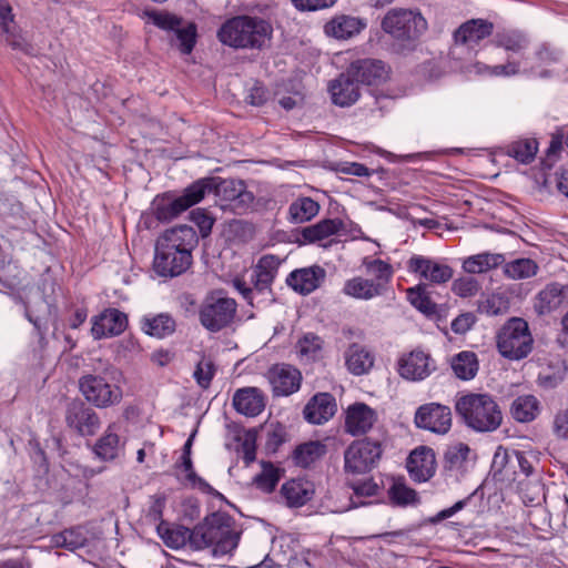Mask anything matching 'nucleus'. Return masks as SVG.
Segmentation results:
<instances>
[{
    "mask_svg": "<svg viewBox=\"0 0 568 568\" xmlns=\"http://www.w3.org/2000/svg\"><path fill=\"white\" fill-rule=\"evenodd\" d=\"M469 452L470 449L468 445L457 443L447 448L445 453V460L450 465V467H458L467 459Z\"/></svg>",
    "mask_w": 568,
    "mask_h": 568,
    "instance_id": "obj_57",
    "label": "nucleus"
},
{
    "mask_svg": "<svg viewBox=\"0 0 568 568\" xmlns=\"http://www.w3.org/2000/svg\"><path fill=\"white\" fill-rule=\"evenodd\" d=\"M297 349L301 357L310 361L316 359L322 351L323 341L320 336L307 333L297 342Z\"/></svg>",
    "mask_w": 568,
    "mask_h": 568,
    "instance_id": "obj_48",
    "label": "nucleus"
},
{
    "mask_svg": "<svg viewBox=\"0 0 568 568\" xmlns=\"http://www.w3.org/2000/svg\"><path fill=\"white\" fill-rule=\"evenodd\" d=\"M456 412L465 424L476 432H494L503 420V414L488 394H467L458 398Z\"/></svg>",
    "mask_w": 568,
    "mask_h": 568,
    "instance_id": "obj_6",
    "label": "nucleus"
},
{
    "mask_svg": "<svg viewBox=\"0 0 568 568\" xmlns=\"http://www.w3.org/2000/svg\"><path fill=\"white\" fill-rule=\"evenodd\" d=\"M345 362L352 374L363 375L373 367L374 356L364 346L354 343L345 352Z\"/></svg>",
    "mask_w": 568,
    "mask_h": 568,
    "instance_id": "obj_31",
    "label": "nucleus"
},
{
    "mask_svg": "<svg viewBox=\"0 0 568 568\" xmlns=\"http://www.w3.org/2000/svg\"><path fill=\"white\" fill-rule=\"evenodd\" d=\"M343 226V222L338 219H326L304 227L301 235L305 242L315 243L337 234Z\"/></svg>",
    "mask_w": 568,
    "mask_h": 568,
    "instance_id": "obj_33",
    "label": "nucleus"
},
{
    "mask_svg": "<svg viewBox=\"0 0 568 568\" xmlns=\"http://www.w3.org/2000/svg\"><path fill=\"white\" fill-rule=\"evenodd\" d=\"M505 263V256L499 253L484 252L467 257L463 263L465 272L470 274H479L488 272Z\"/></svg>",
    "mask_w": 568,
    "mask_h": 568,
    "instance_id": "obj_36",
    "label": "nucleus"
},
{
    "mask_svg": "<svg viewBox=\"0 0 568 568\" xmlns=\"http://www.w3.org/2000/svg\"><path fill=\"white\" fill-rule=\"evenodd\" d=\"M348 70L357 83L366 85H379L389 78L388 65L378 59H357L349 64Z\"/></svg>",
    "mask_w": 568,
    "mask_h": 568,
    "instance_id": "obj_15",
    "label": "nucleus"
},
{
    "mask_svg": "<svg viewBox=\"0 0 568 568\" xmlns=\"http://www.w3.org/2000/svg\"><path fill=\"white\" fill-rule=\"evenodd\" d=\"M382 28L395 39L410 40L419 37L426 30L427 22L419 12L393 9L384 17Z\"/></svg>",
    "mask_w": 568,
    "mask_h": 568,
    "instance_id": "obj_9",
    "label": "nucleus"
},
{
    "mask_svg": "<svg viewBox=\"0 0 568 568\" xmlns=\"http://www.w3.org/2000/svg\"><path fill=\"white\" fill-rule=\"evenodd\" d=\"M503 271L505 276L510 280H526L537 274L539 267L537 263L531 258H516L508 263L503 264Z\"/></svg>",
    "mask_w": 568,
    "mask_h": 568,
    "instance_id": "obj_42",
    "label": "nucleus"
},
{
    "mask_svg": "<svg viewBox=\"0 0 568 568\" xmlns=\"http://www.w3.org/2000/svg\"><path fill=\"white\" fill-rule=\"evenodd\" d=\"M363 264L366 267V272L376 278L374 282L382 283L383 287L393 275L392 266L382 260H364Z\"/></svg>",
    "mask_w": 568,
    "mask_h": 568,
    "instance_id": "obj_51",
    "label": "nucleus"
},
{
    "mask_svg": "<svg viewBox=\"0 0 568 568\" xmlns=\"http://www.w3.org/2000/svg\"><path fill=\"white\" fill-rule=\"evenodd\" d=\"M282 260L272 254L263 255L253 267L251 286L244 280L234 278V288L251 306H260L273 298L272 284L277 275Z\"/></svg>",
    "mask_w": 568,
    "mask_h": 568,
    "instance_id": "obj_5",
    "label": "nucleus"
},
{
    "mask_svg": "<svg viewBox=\"0 0 568 568\" xmlns=\"http://www.w3.org/2000/svg\"><path fill=\"white\" fill-rule=\"evenodd\" d=\"M406 467L414 481L425 483L429 480L436 470L434 450L425 446L414 449L407 459Z\"/></svg>",
    "mask_w": 568,
    "mask_h": 568,
    "instance_id": "obj_20",
    "label": "nucleus"
},
{
    "mask_svg": "<svg viewBox=\"0 0 568 568\" xmlns=\"http://www.w3.org/2000/svg\"><path fill=\"white\" fill-rule=\"evenodd\" d=\"M286 440L285 427L280 423H272L266 430V449L276 452L278 447Z\"/></svg>",
    "mask_w": 568,
    "mask_h": 568,
    "instance_id": "obj_55",
    "label": "nucleus"
},
{
    "mask_svg": "<svg viewBox=\"0 0 568 568\" xmlns=\"http://www.w3.org/2000/svg\"><path fill=\"white\" fill-rule=\"evenodd\" d=\"M494 26L483 19H473L463 23L454 34L456 43L474 50L479 42L493 33Z\"/></svg>",
    "mask_w": 568,
    "mask_h": 568,
    "instance_id": "obj_24",
    "label": "nucleus"
},
{
    "mask_svg": "<svg viewBox=\"0 0 568 568\" xmlns=\"http://www.w3.org/2000/svg\"><path fill=\"white\" fill-rule=\"evenodd\" d=\"M173 34L174 37L170 40L171 45L176 48L182 55L191 54L197 41L195 23L181 24L174 30Z\"/></svg>",
    "mask_w": 568,
    "mask_h": 568,
    "instance_id": "obj_39",
    "label": "nucleus"
},
{
    "mask_svg": "<svg viewBox=\"0 0 568 568\" xmlns=\"http://www.w3.org/2000/svg\"><path fill=\"white\" fill-rule=\"evenodd\" d=\"M335 412V398L328 393H320L306 404L304 417L308 423L321 425L333 417Z\"/></svg>",
    "mask_w": 568,
    "mask_h": 568,
    "instance_id": "obj_28",
    "label": "nucleus"
},
{
    "mask_svg": "<svg viewBox=\"0 0 568 568\" xmlns=\"http://www.w3.org/2000/svg\"><path fill=\"white\" fill-rule=\"evenodd\" d=\"M538 465V460L531 454L520 450H507L499 447L495 453L493 467L503 473L505 477L521 484L519 476L530 477Z\"/></svg>",
    "mask_w": 568,
    "mask_h": 568,
    "instance_id": "obj_11",
    "label": "nucleus"
},
{
    "mask_svg": "<svg viewBox=\"0 0 568 568\" xmlns=\"http://www.w3.org/2000/svg\"><path fill=\"white\" fill-rule=\"evenodd\" d=\"M298 11H317L332 7L337 0H291Z\"/></svg>",
    "mask_w": 568,
    "mask_h": 568,
    "instance_id": "obj_63",
    "label": "nucleus"
},
{
    "mask_svg": "<svg viewBox=\"0 0 568 568\" xmlns=\"http://www.w3.org/2000/svg\"><path fill=\"white\" fill-rule=\"evenodd\" d=\"M390 499L400 506L414 504L417 500V493L403 483H395L389 490Z\"/></svg>",
    "mask_w": 568,
    "mask_h": 568,
    "instance_id": "obj_52",
    "label": "nucleus"
},
{
    "mask_svg": "<svg viewBox=\"0 0 568 568\" xmlns=\"http://www.w3.org/2000/svg\"><path fill=\"white\" fill-rule=\"evenodd\" d=\"M215 373V366L211 359H201L193 373V376L202 388H207Z\"/></svg>",
    "mask_w": 568,
    "mask_h": 568,
    "instance_id": "obj_54",
    "label": "nucleus"
},
{
    "mask_svg": "<svg viewBox=\"0 0 568 568\" xmlns=\"http://www.w3.org/2000/svg\"><path fill=\"white\" fill-rule=\"evenodd\" d=\"M236 310L237 304L231 297L209 296L200 308V323L210 332H220L233 323Z\"/></svg>",
    "mask_w": 568,
    "mask_h": 568,
    "instance_id": "obj_10",
    "label": "nucleus"
},
{
    "mask_svg": "<svg viewBox=\"0 0 568 568\" xmlns=\"http://www.w3.org/2000/svg\"><path fill=\"white\" fill-rule=\"evenodd\" d=\"M409 303L425 315H434L437 312V305L432 301L426 292V286L418 284L406 291Z\"/></svg>",
    "mask_w": 568,
    "mask_h": 568,
    "instance_id": "obj_44",
    "label": "nucleus"
},
{
    "mask_svg": "<svg viewBox=\"0 0 568 568\" xmlns=\"http://www.w3.org/2000/svg\"><path fill=\"white\" fill-rule=\"evenodd\" d=\"M233 406L240 414L254 417L265 408V396L257 387H244L235 392Z\"/></svg>",
    "mask_w": 568,
    "mask_h": 568,
    "instance_id": "obj_27",
    "label": "nucleus"
},
{
    "mask_svg": "<svg viewBox=\"0 0 568 568\" xmlns=\"http://www.w3.org/2000/svg\"><path fill=\"white\" fill-rule=\"evenodd\" d=\"M194 528L190 529L183 526L168 529L163 535L165 545L173 549L189 546L193 549Z\"/></svg>",
    "mask_w": 568,
    "mask_h": 568,
    "instance_id": "obj_46",
    "label": "nucleus"
},
{
    "mask_svg": "<svg viewBox=\"0 0 568 568\" xmlns=\"http://www.w3.org/2000/svg\"><path fill=\"white\" fill-rule=\"evenodd\" d=\"M142 329L151 336L163 338L175 331V321L168 314H159L153 317H144Z\"/></svg>",
    "mask_w": 568,
    "mask_h": 568,
    "instance_id": "obj_41",
    "label": "nucleus"
},
{
    "mask_svg": "<svg viewBox=\"0 0 568 568\" xmlns=\"http://www.w3.org/2000/svg\"><path fill=\"white\" fill-rule=\"evenodd\" d=\"M450 366L456 377L463 381L473 379L479 367L476 354L469 351H464L453 356Z\"/></svg>",
    "mask_w": 568,
    "mask_h": 568,
    "instance_id": "obj_38",
    "label": "nucleus"
},
{
    "mask_svg": "<svg viewBox=\"0 0 568 568\" xmlns=\"http://www.w3.org/2000/svg\"><path fill=\"white\" fill-rule=\"evenodd\" d=\"M567 305L568 286L551 283L537 294L534 307L539 315H546Z\"/></svg>",
    "mask_w": 568,
    "mask_h": 568,
    "instance_id": "obj_23",
    "label": "nucleus"
},
{
    "mask_svg": "<svg viewBox=\"0 0 568 568\" xmlns=\"http://www.w3.org/2000/svg\"><path fill=\"white\" fill-rule=\"evenodd\" d=\"M513 417L520 423H528L538 414V400L532 395L517 397L510 408Z\"/></svg>",
    "mask_w": 568,
    "mask_h": 568,
    "instance_id": "obj_43",
    "label": "nucleus"
},
{
    "mask_svg": "<svg viewBox=\"0 0 568 568\" xmlns=\"http://www.w3.org/2000/svg\"><path fill=\"white\" fill-rule=\"evenodd\" d=\"M121 372L112 364L105 363L94 368L91 374L79 379V388L84 398L99 408L118 405L123 397L119 385Z\"/></svg>",
    "mask_w": 568,
    "mask_h": 568,
    "instance_id": "obj_4",
    "label": "nucleus"
},
{
    "mask_svg": "<svg viewBox=\"0 0 568 568\" xmlns=\"http://www.w3.org/2000/svg\"><path fill=\"white\" fill-rule=\"evenodd\" d=\"M93 452L98 458L104 462H111L120 457L123 452V444L120 443V437L113 432L112 426H109L97 440Z\"/></svg>",
    "mask_w": 568,
    "mask_h": 568,
    "instance_id": "obj_32",
    "label": "nucleus"
},
{
    "mask_svg": "<svg viewBox=\"0 0 568 568\" xmlns=\"http://www.w3.org/2000/svg\"><path fill=\"white\" fill-rule=\"evenodd\" d=\"M325 271L320 266H312L293 271L286 282L296 292L310 294L320 286Z\"/></svg>",
    "mask_w": 568,
    "mask_h": 568,
    "instance_id": "obj_29",
    "label": "nucleus"
},
{
    "mask_svg": "<svg viewBox=\"0 0 568 568\" xmlns=\"http://www.w3.org/2000/svg\"><path fill=\"white\" fill-rule=\"evenodd\" d=\"M191 221L199 227L202 237H206L214 224V219L205 210L196 209L190 214Z\"/></svg>",
    "mask_w": 568,
    "mask_h": 568,
    "instance_id": "obj_60",
    "label": "nucleus"
},
{
    "mask_svg": "<svg viewBox=\"0 0 568 568\" xmlns=\"http://www.w3.org/2000/svg\"><path fill=\"white\" fill-rule=\"evenodd\" d=\"M273 28L262 18L239 16L222 24L219 40L236 49H262L270 40Z\"/></svg>",
    "mask_w": 568,
    "mask_h": 568,
    "instance_id": "obj_3",
    "label": "nucleus"
},
{
    "mask_svg": "<svg viewBox=\"0 0 568 568\" xmlns=\"http://www.w3.org/2000/svg\"><path fill=\"white\" fill-rule=\"evenodd\" d=\"M65 423L80 436H93L101 426L97 412L81 400H73L67 406Z\"/></svg>",
    "mask_w": 568,
    "mask_h": 568,
    "instance_id": "obj_13",
    "label": "nucleus"
},
{
    "mask_svg": "<svg viewBox=\"0 0 568 568\" xmlns=\"http://www.w3.org/2000/svg\"><path fill=\"white\" fill-rule=\"evenodd\" d=\"M328 91L332 102L342 108L351 106L361 95L358 83L349 74L348 69L329 83Z\"/></svg>",
    "mask_w": 568,
    "mask_h": 568,
    "instance_id": "obj_22",
    "label": "nucleus"
},
{
    "mask_svg": "<svg viewBox=\"0 0 568 568\" xmlns=\"http://www.w3.org/2000/svg\"><path fill=\"white\" fill-rule=\"evenodd\" d=\"M552 428L558 438H568V409L557 413L554 418Z\"/></svg>",
    "mask_w": 568,
    "mask_h": 568,
    "instance_id": "obj_64",
    "label": "nucleus"
},
{
    "mask_svg": "<svg viewBox=\"0 0 568 568\" xmlns=\"http://www.w3.org/2000/svg\"><path fill=\"white\" fill-rule=\"evenodd\" d=\"M375 422V410L364 403H355L346 410L345 427L353 436L365 434Z\"/></svg>",
    "mask_w": 568,
    "mask_h": 568,
    "instance_id": "obj_25",
    "label": "nucleus"
},
{
    "mask_svg": "<svg viewBox=\"0 0 568 568\" xmlns=\"http://www.w3.org/2000/svg\"><path fill=\"white\" fill-rule=\"evenodd\" d=\"M355 497H374L379 493V486L373 479L353 483L351 485Z\"/></svg>",
    "mask_w": 568,
    "mask_h": 568,
    "instance_id": "obj_62",
    "label": "nucleus"
},
{
    "mask_svg": "<svg viewBox=\"0 0 568 568\" xmlns=\"http://www.w3.org/2000/svg\"><path fill=\"white\" fill-rule=\"evenodd\" d=\"M128 325L126 315L119 310L108 308L92 318L91 334L94 339L120 335Z\"/></svg>",
    "mask_w": 568,
    "mask_h": 568,
    "instance_id": "obj_19",
    "label": "nucleus"
},
{
    "mask_svg": "<svg viewBox=\"0 0 568 568\" xmlns=\"http://www.w3.org/2000/svg\"><path fill=\"white\" fill-rule=\"evenodd\" d=\"M452 290L460 297H471L478 293L480 285L474 277H460L454 281Z\"/></svg>",
    "mask_w": 568,
    "mask_h": 568,
    "instance_id": "obj_56",
    "label": "nucleus"
},
{
    "mask_svg": "<svg viewBox=\"0 0 568 568\" xmlns=\"http://www.w3.org/2000/svg\"><path fill=\"white\" fill-rule=\"evenodd\" d=\"M529 43L528 36L519 30H505L495 36L496 47L511 54L523 55Z\"/></svg>",
    "mask_w": 568,
    "mask_h": 568,
    "instance_id": "obj_34",
    "label": "nucleus"
},
{
    "mask_svg": "<svg viewBox=\"0 0 568 568\" xmlns=\"http://www.w3.org/2000/svg\"><path fill=\"white\" fill-rule=\"evenodd\" d=\"M332 169L337 173L355 175L359 178L372 175V171L367 166L357 162H336L333 164Z\"/></svg>",
    "mask_w": 568,
    "mask_h": 568,
    "instance_id": "obj_59",
    "label": "nucleus"
},
{
    "mask_svg": "<svg viewBox=\"0 0 568 568\" xmlns=\"http://www.w3.org/2000/svg\"><path fill=\"white\" fill-rule=\"evenodd\" d=\"M156 242L165 244L166 247L192 254L197 246L199 237L193 227L179 225L166 230Z\"/></svg>",
    "mask_w": 568,
    "mask_h": 568,
    "instance_id": "obj_26",
    "label": "nucleus"
},
{
    "mask_svg": "<svg viewBox=\"0 0 568 568\" xmlns=\"http://www.w3.org/2000/svg\"><path fill=\"white\" fill-rule=\"evenodd\" d=\"M344 293L355 298L371 300L383 293V284L358 276L345 283Z\"/></svg>",
    "mask_w": 568,
    "mask_h": 568,
    "instance_id": "obj_35",
    "label": "nucleus"
},
{
    "mask_svg": "<svg viewBox=\"0 0 568 568\" xmlns=\"http://www.w3.org/2000/svg\"><path fill=\"white\" fill-rule=\"evenodd\" d=\"M415 424L418 428L446 434L452 427L450 408L437 403L423 405L415 414Z\"/></svg>",
    "mask_w": 568,
    "mask_h": 568,
    "instance_id": "obj_14",
    "label": "nucleus"
},
{
    "mask_svg": "<svg viewBox=\"0 0 568 568\" xmlns=\"http://www.w3.org/2000/svg\"><path fill=\"white\" fill-rule=\"evenodd\" d=\"M374 152L378 153L382 156H385L390 162L396 163H409L416 162L425 159H429L430 154L428 152H416V153H407V154H394L392 152L385 151L382 148L376 146Z\"/></svg>",
    "mask_w": 568,
    "mask_h": 568,
    "instance_id": "obj_58",
    "label": "nucleus"
},
{
    "mask_svg": "<svg viewBox=\"0 0 568 568\" xmlns=\"http://www.w3.org/2000/svg\"><path fill=\"white\" fill-rule=\"evenodd\" d=\"M496 341L501 356L517 361L528 356L534 343L528 323L520 317L509 318L499 328Z\"/></svg>",
    "mask_w": 568,
    "mask_h": 568,
    "instance_id": "obj_7",
    "label": "nucleus"
},
{
    "mask_svg": "<svg viewBox=\"0 0 568 568\" xmlns=\"http://www.w3.org/2000/svg\"><path fill=\"white\" fill-rule=\"evenodd\" d=\"M320 204L308 196H301L294 200L288 207V220L300 224L311 221L318 214Z\"/></svg>",
    "mask_w": 568,
    "mask_h": 568,
    "instance_id": "obj_37",
    "label": "nucleus"
},
{
    "mask_svg": "<svg viewBox=\"0 0 568 568\" xmlns=\"http://www.w3.org/2000/svg\"><path fill=\"white\" fill-rule=\"evenodd\" d=\"M240 531L225 513H213L194 526L193 550L211 548L213 556L231 554L239 545Z\"/></svg>",
    "mask_w": 568,
    "mask_h": 568,
    "instance_id": "obj_2",
    "label": "nucleus"
},
{
    "mask_svg": "<svg viewBox=\"0 0 568 568\" xmlns=\"http://www.w3.org/2000/svg\"><path fill=\"white\" fill-rule=\"evenodd\" d=\"M141 18L144 19L146 23L153 24L168 33H173L178 27L183 24V19L181 17L166 10H144Z\"/></svg>",
    "mask_w": 568,
    "mask_h": 568,
    "instance_id": "obj_40",
    "label": "nucleus"
},
{
    "mask_svg": "<svg viewBox=\"0 0 568 568\" xmlns=\"http://www.w3.org/2000/svg\"><path fill=\"white\" fill-rule=\"evenodd\" d=\"M282 494L292 507L303 506L311 499V491L298 481H290L282 486Z\"/></svg>",
    "mask_w": 568,
    "mask_h": 568,
    "instance_id": "obj_47",
    "label": "nucleus"
},
{
    "mask_svg": "<svg viewBox=\"0 0 568 568\" xmlns=\"http://www.w3.org/2000/svg\"><path fill=\"white\" fill-rule=\"evenodd\" d=\"M57 546L64 547L74 550L81 547L84 542V538L73 530H65L54 538Z\"/></svg>",
    "mask_w": 568,
    "mask_h": 568,
    "instance_id": "obj_61",
    "label": "nucleus"
},
{
    "mask_svg": "<svg viewBox=\"0 0 568 568\" xmlns=\"http://www.w3.org/2000/svg\"><path fill=\"white\" fill-rule=\"evenodd\" d=\"M435 368V363L430 356L418 349L403 356L398 362L399 375L405 379L414 382L425 379Z\"/></svg>",
    "mask_w": 568,
    "mask_h": 568,
    "instance_id": "obj_17",
    "label": "nucleus"
},
{
    "mask_svg": "<svg viewBox=\"0 0 568 568\" xmlns=\"http://www.w3.org/2000/svg\"><path fill=\"white\" fill-rule=\"evenodd\" d=\"M192 264V254L166 247L165 244L156 242L153 268L160 276H179Z\"/></svg>",
    "mask_w": 568,
    "mask_h": 568,
    "instance_id": "obj_12",
    "label": "nucleus"
},
{
    "mask_svg": "<svg viewBox=\"0 0 568 568\" xmlns=\"http://www.w3.org/2000/svg\"><path fill=\"white\" fill-rule=\"evenodd\" d=\"M215 192L224 200L237 202L242 207H248L254 202V195L246 190L242 180L204 178L186 187L179 197L164 202L156 207V217L160 221H170L192 205L199 203L207 193Z\"/></svg>",
    "mask_w": 568,
    "mask_h": 568,
    "instance_id": "obj_1",
    "label": "nucleus"
},
{
    "mask_svg": "<svg viewBox=\"0 0 568 568\" xmlns=\"http://www.w3.org/2000/svg\"><path fill=\"white\" fill-rule=\"evenodd\" d=\"M504 152L519 163L529 164L538 153V144H505Z\"/></svg>",
    "mask_w": 568,
    "mask_h": 568,
    "instance_id": "obj_49",
    "label": "nucleus"
},
{
    "mask_svg": "<svg viewBox=\"0 0 568 568\" xmlns=\"http://www.w3.org/2000/svg\"><path fill=\"white\" fill-rule=\"evenodd\" d=\"M267 377L276 396H287L297 392L302 381L301 372L288 364L273 366Z\"/></svg>",
    "mask_w": 568,
    "mask_h": 568,
    "instance_id": "obj_18",
    "label": "nucleus"
},
{
    "mask_svg": "<svg viewBox=\"0 0 568 568\" xmlns=\"http://www.w3.org/2000/svg\"><path fill=\"white\" fill-rule=\"evenodd\" d=\"M280 480V475L273 466H265L260 475L254 479L256 487L264 493H271L275 489Z\"/></svg>",
    "mask_w": 568,
    "mask_h": 568,
    "instance_id": "obj_53",
    "label": "nucleus"
},
{
    "mask_svg": "<svg viewBox=\"0 0 568 568\" xmlns=\"http://www.w3.org/2000/svg\"><path fill=\"white\" fill-rule=\"evenodd\" d=\"M366 23L356 17L337 16L325 24V33L336 39H349L359 33Z\"/></svg>",
    "mask_w": 568,
    "mask_h": 568,
    "instance_id": "obj_30",
    "label": "nucleus"
},
{
    "mask_svg": "<svg viewBox=\"0 0 568 568\" xmlns=\"http://www.w3.org/2000/svg\"><path fill=\"white\" fill-rule=\"evenodd\" d=\"M383 455L382 442L365 437L354 440L344 452L346 473L365 474L375 468Z\"/></svg>",
    "mask_w": 568,
    "mask_h": 568,
    "instance_id": "obj_8",
    "label": "nucleus"
},
{
    "mask_svg": "<svg viewBox=\"0 0 568 568\" xmlns=\"http://www.w3.org/2000/svg\"><path fill=\"white\" fill-rule=\"evenodd\" d=\"M0 20L6 42L13 49L23 52L27 55H36L34 47L26 41L21 33L16 32L12 9L7 0H0Z\"/></svg>",
    "mask_w": 568,
    "mask_h": 568,
    "instance_id": "obj_21",
    "label": "nucleus"
},
{
    "mask_svg": "<svg viewBox=\"0 0 568 568\" xmlns=\"http://www.w3.org/2000/svg\"><path fill=\"white\" fill-rule=\"evenodd\" d=\"M407 268L433 284H444L452 280L454 274L449 265L423 255L412 256L407 262Z\"/></svg>",
    "mask_w": 568,
    "mask_h": 568,
    "instance_id": "obj_16",
    "label": "nucleus"
},
{
    "mask_svg": "<svg viewBox=\"0 0 568 568\" xmlns=\"http://www.w3.org/2000/svg\"><path fill=\"white\" fill-rule=\"evenodd\" d=\"M476 72L478 74L488 75V77H511L518 73L526 72L527 69L524 67L521 69L520 62L508 60L505 64L499 65H487L485 63L477 62L474 65Z\"/></svg>",
    "mask_w": 568,
    "mask_h": 568,
    "instance_id": "obj_45",
    "label": "nucleus"
},
{
    "mask_svg": "<svg viewBox=\"0 0 568 568\" xmlns=\"http://www.w3.org/2000/svg\"><path fill=\"white\" fill-rule=\"evenodd\" d=\"M324 453V447L317 442H310L298 446L295 450L296 463L301 466H308Z\"/></svg>",
    "mask_w": 568,
    "mask_h": 568,
    "instance_id": "obj_50",
    "label": "nucleus"
}]
</instances>
